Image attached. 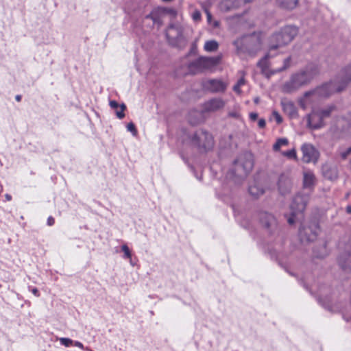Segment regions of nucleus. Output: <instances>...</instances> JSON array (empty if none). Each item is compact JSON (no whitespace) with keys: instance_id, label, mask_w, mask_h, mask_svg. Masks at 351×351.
<instances>
[{"instance_id":"obj_1","label":"nucleus","mask_w":351,"mask_h":351,"mask_svg":"<svg viewBox=\"0 0 351 351\" xmlns=\"http://www.w3.org/2000/svg\"><path fill=\"white\" fill-rule=\"evenodd\" d=\"M351 82V65L343 67L331 81L307 91L304 97L313 96L315 98H327L336 93H341Z\"/></svg>"},{"instance_id":"obj_2","label":"nucleus","mask_w":351,"mask_h":351,"mask_svg":"<svg viewBox=\"0 0 351 351\" xmlns=\"http://www.w3.org/2000/svg\"><path fill=\"white\" fill-rule=\"evenodd\" d=\"M318 73V69L313 64H308L304 68L293 73L289 80L282 87L285 93H292L308 85Z\"/></svg>"},{"instance_id":"obj_3","label":"nucleus","mask_w":351,"mask_h":351,"mask_svg":"<svg viewBox=\"0 0 351 351\" xmlns=\"http://www.w3.org/2000/svg\"><path fill=\"white\" fill-rule=\"evenodd\" d=\"M232 44L237 55L254 57L261 49V34L256 32L245 34L234 40Z\"/></svg>"},{"instance_id":"obj_4","label":"nucleus","mask_w":351,"mask_h":351,"mask_svg":"<svg viewBox=\"0 0 351 351\" xmlns=\"http://www.w3.org/2000/svg\"><path fill=\"white\" fill-rule=\"evenodd\" d=\"M253 167V155L250 152H245L241 154L238 158L234 161V167L232 169V174L240 179H243L250 173Z\"/></svg>"},{"instance_id":"obj_5","label":"nucleus","mask_w":351,"mask_h":351,"mask_svg":"<svg viewBox=\"0 0 351 351\" xmlns=\"http://www.w3.org/2000/svg\"><path fill=\"white\" fill-rule=\"evenodd\" d=\"M220 57H206L201 56L193 61L191 62L188 65L189 72L195 75L203 73L206 70L210 69L219 63Z\"/></svg>"},{"instance_id":"obj_6","label":"nucleus","mask_w":351,"mask_h":351,"mask_svg":"<svg viewBox=\"0 0 351 351\" xmlns=\"http://www.w3.org/2000/svg\"><path fill=\"white\" fill-rule=\"evenodd\" d=\"M191 141L193 145L200 152H208L214 146V140L212 134L205 130H197L191 136Z\"/></svg>"},{"instance_id":"obj_7","label":"nucleus","mask_w":351,"mask_h":351,"mask_svg":"<svg viewBox=\"0 0 351 351\" xmlns=\"http://www.w3.org/2000/svg\"><path fill=\"white\" fill-rule=\"evenodd\" d=\"M336 109L335 105H329L324 108L313 110L308 115V125L313 129L317 130L323 127L324 119L329 117L331 113Z\"/></svg>"},{"instance_id":"obj_8","label":"nucleus","mask_w":351,"mask_h":351,"mask_svg":"<svg viewBox=\"0 0 351 351\" xmlns=\"http://www.w3.org/2000/svg\"><path fill=\"white\" fill-rule=\"evenodd\" d=\"M308 195L302 194H298L293 197L290 206L291 210V216L287 219L290 225L294 223L295 219H298L299 215H302L308 202Z\"/></svg>"},{"instance_id":"obj_9","label":"nucleus","mask_w":351,"mask_h":351,"mask_svg":"<svg viewBox=\"0 0 351 351\" xmlns=\"http://www.w3.org/2000/svg\"><path fill=\"white\" fill-rule=\"evenodd\" d=\"M319 226L317 223L311 222L308 226H301L299 229V237L302 243L315 241L318 235Z\"/></svg>"},{"instance_id":"obj_10","label":"nucleus","mask_w":351,"mask_h":351,"mask_svg":"<svg viewBox=\"0 0 351 351\" xmlns=\"http://www.w3.org/2000/svg\"><path fill=\"white\" fill-rule=\"evenodd\" d=\"M259 220L262 226L266 229L270 235H276L279 232L278 222L276 217L267 212H261L259 214Z\"/></svg>"},{"instance_id":"obj_11","label":"nucleus","mask_w":351,"mask_h":351,"mask_svg":"<svg viewBox=\"0 0 351 351\" xmlns=\"http://www.w3.org/2000/svg\"><path fill=\"white\" fill-rule=\"evenodd\" d=\"M301 151L302 152V160L304 162L315 163L317 161L319 154L311 144L305 143L302 145Z\"/></svg>"},{"instance_id":"obj_12","label":"nucleus","mask_w":351,"mask_h":351,"mask_svg":"<svg viewBox=\"0 0 351 351\" xmlns=\"http://www.w3.org/2000/svg\"><path fill=\"white\" fill-rule=\"evenodd\" d=\"M287 45H288V43L285 40V38L280 29L274 33L269 38L270 50H275Z\"/></svg>"},{"instance_id":"obj_13","label":"nucleus","mask_w":351,"mask_h":351,"mask_svg":"<svg viewBox=\"0 0 351 351\" xmlns=\"http://www.w3.org/2000/svg\"><path fill=\"white\" fill-rule=\"evenodd\" d=\"M204 87L212 93L224 92L226 84L220 80H208L204 84Z\"/></svg>"},{"instance_id":"obj_14","label":"nucleus","mask_w":351,"mask_h":351,"mask_svg":"<svg viewBox=\"0 0 351 351\" xmlns=\"http://www.w3.org/2000/svg\"><path fill=\"white\" fill-rule=\"evenodd\" d=\"M252 0H222L220 3L221 10L228 12L237 9L242 5L249 3Z\"/></svg>"},{"instance_id":"obj_15","label":"nucleus","mask_w":351,"mask_h":351,"mask_svg":"<svg viewBox=\"0 0 351 351\" xmlns=\"http://www.w3.org/2000/svg\"><path fill=\"white\" fill-rule=\"evenodd\" d=\"M339 267L346 272L351 271V252L345 251L338 258Z\"/></svg>"},{"instance_id":"obj_16","label":"nucleus","mask_w":351,"mask_h":351,"mask_svg":"<svg viewBox=\"0 0 351 351\" xmlns=\"http://www.w3.org/2000/svg\"><path fill=\"white\" fill-rule=\"evenodd\" d=\"M225 103L221 98H213L205 102L204 109L206 112H215L223 108Z\"/></svg>"},{"instance_id":"obj_17","label":"nucleus","mask_w":351,"mask_h":351,"mask_svg":"<svg viewBox=\"0 0 351 351\" xmlns=\"http://www.w3.org/2000/svg\"><path fill=\"white\" fill-rule=\"evenodd\" d=\"M278 186L279 192L282 195H285L291 191V182L287 176L282 174L278 178Z\"/></svg>"},{"instance_id":"obj_18","label":"nucleus","mask_w":351,"mask_h":351,"mask_svg":"<svg viewBox=\"0 0 351 351\" xmlns=\"http://www.w3.org/2000/svg\"><path fill=\"white\" fill-rule=\"evenodd\" d=\"M285 40L290 43L298 34V28L295 25H286L280 29Z\"/></svg>"},{"instance_id":"obj_19","label":"nucleus","mask_w":351,"mask_h":351,"mask_svg":"<svg viewBox=\"0 0 351 351\" xmlns=\"http://www.w3.org/2000/svg\"><path fill=\"white\" fill-rule=\"evenodd\" d=\"M183 32V27L180 25L171 24L168 27L166 36L169 42L176 38Z\"/></svg>"},{"instance_id":"obj_20","label":"nucleus","mask_w":351,"mask_h":351,"mask_svg":"<svg viewBox=\"0 0 351 351\" xmlns=\"http://www.w3.org/2000/svg\"><path fill=\"white\" fill-rule=\"evenodd\" d=\"M109 105L112 109L115 110L116 115L119 119H122L125 117L124 110L126 106L124 104L119 105L117 101L110 100Z\"/></svg>"},{"instance_id":"obj_21","label":"nucleus","mask_w":351,"mask_h":351,"mask_svg":"<svg viewBox=\"0 0 351 351\" xmlns=\"http://www.w3.org/2000/svg\"><path fill=\"white\" fill-rule=\"evenodd\" d=\"M282 107L285 112H286L291 118H294L298 115L297 109L294 104L291 101H282Z\"/></svg>"},{"instance_id":"obj_22","label":"nucleus","mask_w":351,"mask_h":351,"mask_svg":"<svg viewBox=\"0 0 351 351\" xmlns=\"http://www.w3.org/2000/svg\"><path fill=\"white\" fill-rule=\"evenodd\" d=\"M269 53L266 54L263 58H261L257 63V66L261 68L262 73L266 75L267 77L271 75L270 72L271 71H269Z\"/></svg>"},{"instance_id":"obj_23","label":"nucleus","mask_w":351,"mask_h":351,"mask_svg":"<svg viewBox=\"0 0 351 351\" xmlns=\"http://www.w3.org/2000/svg\"><path fill=\"white\" fill-rule=\"evenodd\" d=\"M315 177L313 172L306 171L303 176V186L305 189H311L315 184Z\"/></svg>"},{"instance_id":"obj_24","label":"nucleus","mask_w":351,"mask_h":351,"mask_svg":"<svg viewBox=\"0 0 351 351\" xmlns=\"http://www.w3.org/2000/svg\"><path fill=\"white\" fill-rule=\"evenodd\" d=\"M248 191L250 195L254 198L259 197L265 192L263 188L259 184L256 182L249 186Z\"/></svg>"},{"instance_id":"obj_25","label":"nucleus","mask_w":351,"mask_h":351,"mask_svg":"<svg viewBox=\"0 0 351 351\" xmlns=\"http://www.w3.org/2000/svg\"><path fill=\"white\" fill-rule=\"evenodd\" d=\"M324 176L330 180H333L337 178V171L336 168L329 165H324L322 167Z\"/></svg>"},{"instance_id":"obj_26","label":"nucleus","mask_w":351,"mask_h":351,"mask_svg":"<svg viewBox=\"0 0 351 351\" xmlns=\"http://www.w3.org/2000/svg\"><path fill=\"white\" fill-rule=\"evenodd\" d=\"M170 45L173 47L182 49L184 48L187 43L186 38L183 34V32L177 36L176 38H174L172 40L169 42Z\"/></svg>"},{"instance_id":"obj_27","label":"nucleus","mask_w":351,"mask_h":351,"mask_svg":"<svg viewBox=\"0 0 351 351\" xmlns=\"http://www.w3.org/2000/svg\"><path fill=\"white\" fill-rule=\"evenodd\" d=\"M170 45L173 47L182 49L184 48L187 43L186 38L183 34V32L177 36L176 38H174L172 40L169 42Z\"/></svg>"},{"instance_id":"obj_28","label":"nucleus","mask_w":351,"mask_h":351,"mask_svg":"<svg viewBox=\"0 0 351 351\" xmlns=\"http://www.w3.org/2000/svg\"><path fill=\"white\" fill-rule=\"evenodd\" d=\"M313 256L318 258H323L325 257L328 252L326 249V243L323 241L319 250L315 247L313 250Z\"/></svg>"},{"instance_id":"obj_29","label":"nucleus","mask_w":351,"mask_h":351,"mask_svg":"<svg viewBox=\"0 0 351 351\" xmlns=\"http://www.w3.org/2000/svg\"><path fill=\"white\" fill-rule=\"evenodd\" d=\"M280 7L288 9V10H292L294 8H295L298 0H276Z\"/></svg>"},{"instance_id":"obj_30","label":"nucleus","mask_w":351,"mask_h":351,"mask_svg":"<svg viewBox=\"0 0 351 351\" xmlns=\"http://www.w3.org/2000/svg\"><path fill=\"white\" fill-rule=\"evenodd\" d=\"M219 44L216 40H208L205 43L204 49L206 51L213 52L217 50Z\"/></svg>"},{"instance_id":"obj_31","label":"nucleus","mask_w":351,"mask_h":351,"mask_svg":"<svg viewBox=\"0 0 351 351\" xmlns=\"http://www.w3.org/2000/svg\"><path fill=\"white\" fill-rule=\"evenodd\" d=\"M291 58L290 56L285 58L283 61V65L281 67H280L276 70H271V71L270 72V74L274 75L277 73H280V72L287 70L291 66Z\"/></svg>"},{"instance_id":"obj_32","label":"nucleus","mask_w":351,"mask_h":351,"mask_svg":"<svg viewBox=\"0 0 351 351\" xmlns=\"http://www.w3.org/2000/svg\"><path fill=\"white\" fill-rule=\"evenodd\" d=\"M146 19H151L153 21V23L157 25L158 27L162 24L160 16L156 12H152L146 16Z\"/></svg>"},{"instance_id":"obj_33","label":"nucleus","mask_w":351,"mask_h":351,"mask_svg":"<svg viewBox=\"0 0 351 351\" xmlns=\"http://www.w3.org/2000/svg\"><path fill=\"white\" fill-rule=\"evenodd\" d=\"M288 144V140L285 138H278L273 145V149L276 152L279 151L280 147Z\"/></svg>"},{"instance_id":"obj_34","label":"nucleus","mask_w":351,"mask_h":351,"mask_svg":"<svg viewBox=\"0 0 351 351\" xmlns=\"http://www.w3.org/2000/svg\"><path fill=\"white\" fill-rule=\"evenodd\" d=\"M191 18L194 22H199L202 19V14L200 11L198 10H194L191 13Z\"/></svg>"},{"instance_id":"obj_35","label":"nucleus","mask_w":351,"mask_h":351,"mask_svg":"<svg viewBox=\"0 0 351 351\" xmlns=\"http://www.w3.org/2000/svg\"><path fill=\"white\" fill-rule=\"evenodd\" d=\"M59 340H60L61 345L64 346L65 347H69L73 343V340L69 338L61 337V338H60Z\"/></svg>"},{"instance_id":"obj_36","label":"nucleus","mask_w":351,"mask_h":351,"mask_svg":"<svg viewBox=\"0 0 351 351\" xmlns=\"http://www.w3.org/2000/svg\"><path fill=\"white\" fill-rule=\"evenodd\" d=\"M121 250L124 253V258H131L132 254H131V252H130V249H129V247H128L127 245H123L121 246Z\"/></svg>"},{"instance_id":"obj_37","label":"nucleus","mask_w":351,"mask_h":351,"mask_svg":"<svg viewBox=\"0 0 351 351\" xmlns=\"http://www.w3.org/2000/svg\"><path fill=\"white\" fill-rule=\"evenodd\" d=\"M127 130L130 132L133 136H136L137 134L136 126L132 122H130L127 125Z\"/></svg>"},{"instance_id":"obj_38","label":"nucleus","mask_w":351,"mask_h":351,"mask_svg":"<svg viewBox=\"0 0 351 351\" xmlns=\"http://www.w3.org/2000/svg\"><path fill=\"white\" fill-rule=\"evenodd\" d=\"M351 154V146L346 149L345 151H342L339 153L340 157L342 160H346L348 156Z\"/></svg>"},{"instance_id":"obj_39","label":"nucleus","mask_w":351,"mask_h":351,"mask_svg":"<svg viewBox=\"0 0 351 351\" xmlns=\"http://www.w3.org/2000/svg\"><path fill=\"white\" fill-rule=\"evenodd\" d=\"M284 155L287 156L290 158H296V152L295 149H290L284 153Z\"/></svg>"},{"instance_id":"obj_40","label":"nucleus","mask_w":351,"mask_h":351,"mask_svg":"<svg viewBox=\"0 0 351 351\" xmlns=\"http://www.w3.org/2000/svg\"><path fill=\"white\" fill-rule=\"evenodd\" d=\"M272 114L278 124H280L282 122V118L278 112L274 111Z\"/></svg>"},{"instance_id":"obj_41","label":"nucleus","mask_w":351,"mask_h":351,"mask_svg":"<svg viewBox=\"0 0 351 351\" xmlns=\"http://www.w3.org/2000/svg\"><path fill=\"white\" fill-rule=\"evenodd\" d=\"M258 125L260 128H264L266 125V121L264 119H260L258 122Z\"/></svg>"},{"instance_id":"obj_42","label":"nucleus","mask_w":351,"mask_h":351,"mask_svg":"<svg viewBox=\"0 0 351 351\" xmlns=\"http://www.w3.org/2000/svg\"><path fill=\"white\" fill-rule=\"evenodd\" d=\"M55 223V219L53 217L51 216H49L48 218H47V224L49 226H51L54 224Z\"/></svg>"},{"instance_id":"obj_43","label":"nucleus","mask_w":351,"mask_h":351,"mask_svg":"<svg viewBox=\"0 0 351 351\" xmlns=\"http://www.w3.org/2000/svg\"><path fill=\"white\" fill-rule=\"evenodd\" d=\"M228 116L230 117L238 119L239 117V113L237 111L230 112Z\"/></svg>"},{"instance_id":"obj_44","label":"nucleus","mask_w":351,"mask_h":351,"mask_svg":"<svg viewBox=\"0 0 351 351\" xmlns=\"http://www.w3.org/2000/svg\"><path fill=\"white\" fill-rule=\"evenodd\" d=\"M205 12H206V14L207 21H208V23H211V20H212V14L206 9L205 10Z\"/></svg>"},{"instance_id":"obj_45","label":"nucleus","mask_w":351,"mask_h":351,"mask_svg":"<svg viewBox=\"0 0 351 351\" xmlns=\"http://www.w3.org/2000/svg\"><path fill=\"white\" fill-rule=\"evenodd\" d=\"M250 118L252 121H256L258 119V114L256 112H251Z\"/></svg>"},{"instance_id":"obj_46","label":"nucleus","mask_w":351,"mask_h":351,"mask_svg":"<svg viewBox=\"0 0 351 351\" xmlns=\"http://www.w3.org/2000/svg\"><path fill=\"white\" fill-rule=\"evenodd\" d=\"M31 291L32 293L36 297H39L40 296V293H39V291L37 288L36 287H34L31 289Z\"/></svg>"},{"instance_id":"obj_47","label":"nucleus","mask_w":351,"mask_h":351,"mask_svg":"<svg viewBox=\"0 0 351 351\" xmlns=\"http://www.w3.org/2000/svg\"><path fill=\"white\" fill-rule=\"evenodd\" d=\"M240 87L237 84H236L234 86H233V90L234 91H235L236 93L240 94L241 93V90H240Z\"/></svg>"},{"instance_id":"obj_48","label":"nucleus","mask_w":351,"mask_h":351,"mask_svg":"<svg viewBox=\"0 0 351 351\" xmlns=\"http://www.w3.org/2000/svg\"><path fill=\"white\" fill-rule=\"evenodd\" d=\"M245 79H244L243 77H241V78H240V79L237 81V84L239 86H243V85L245 84Z\"/></svg>"},{"instance_id":"obj_49","label":"nucleus","mask_w":351,"mask_h":351,"mask_svg":"<svg viewBox=\"0 0 351 351\" xmlns=\"http://www.w3.org/2000/svg\"><path fill=\"white\" fill-rule=\"evenodd\" d=\"M75 346L80 348H82L83 349L84 348V345L80 342V341H75Z\"/></svg>"},{"instance_id":"obj_50","label":"nucleus","mask_w":351,"mask_h":351,"mask_svg":"<svg viewBox=\"0 0 351 351\" xmlns=\"http://www.w3.org/2000/svg\"><path fill=\"white\" fill-rule=\"evenodd\" d=\"M5 197L6 201H10L12 199V196L8 193L5 195Z\"/></svg>"},{"instance_id":"obj_51","label":"nucleus","mask_w":351,"mask_h":351,"mask_svg":"<svg viewBox=\"0 0 351 351\" xmlns=\"http://www.w3.org/2000/svg\"><path fill=\"white\" fill-rule=\"evenodd\" d=\"M323 306H324V308L328 309L330 311H333L332 308H331V306L329 304H324Z\"/></svg>"},{"instance_id":"obj_52","label":"nucleus","mask_w":351,"mask_h":351,"mask_svg":"<svg viewBox=\"0 0 351 351\" xmlns=\"http://www.w3.org/2000/svg\"><path fill=\"white\" fill-rule=\"evenodd\" d=\"M21 99H22V96L21 95H16L15 97V99L17 101H21Z\"/></svg>"},{"instance_id":"obj_53","label":"nucleus","mask_w":351,"mask_h":351,"mask_svg":"<svg viewBox=\"0 0 351 351\" xmlns=\"http://www.w3.org/2000/svg\"><path fill=\"white\" fill-rule=\"evenodd\" d=\"M346 212H347V213H348V214H350V215H351V205H348V206L346 207Z\"/></svg>"},{"instance_id":"obj_54","label":"nucleus","mask_w":351,"mask_h":351,"mask_svg":"<svg viewBox=\"0 0 351 351\" xmlns=\"http://www.w3.org/2000/svg\"><path fill=\"white\" fill-rule=\"evenodd\" d=\"M213 25H214V27H217L218 26V22L217 21H215Z\"/></svg>"},{"instance_id":"obj_55","label":"nucleus","mask_w":351,"mask_h":351,"mask_svg":"<svg viewBox=\"0 0 351 351\" xmlns=\"http://www.w3.org/2000/svg\"><path fill=\"white\" fill-rule=\"evenodd\" d=\"M162 1H164V2H171L173 0H162Z\"/></svg>"},{"instance_id":"obj_56","label":"nucleus","mask_w":351,"mask_h":351,"mask_svg":"<svg viewBox=\"0 0 351 351\" xmlns=\"http://www.w3.org/2000/svg\"><path fill=\"white\" fill-rule=\"evenodd\" d=\"M258 101V98H256V99H254V102H255V103H257Z\"/></svg>"},{"instance_id":"obj_57","label":"nucleus","mask_w":351,"mask_h":351,"mask_svg":"<svg viewBox=\"0 0 351 351\" xmlns=\"http://www.w3.org/2000/svg\"><path fill=\"white\" fill-rule=\"evenodd\" d=\"M317 121H318V119H315L314 120V122H315V123H316Z\"/></svg>"}]
</instances>
